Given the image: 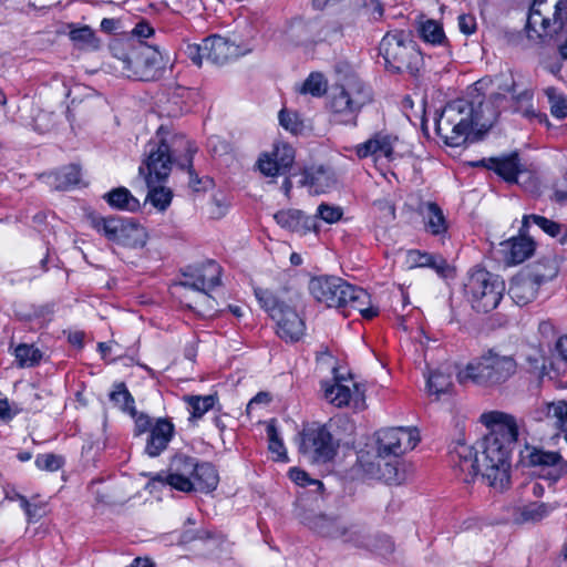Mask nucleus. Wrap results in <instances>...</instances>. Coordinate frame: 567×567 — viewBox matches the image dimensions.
Returning a JSON list of instances; mask_svg holds the SVG:
<instances>
[{"label": "nucleus", "instance_id": "1", "mask_svg": "<svg viewBox=\"0 0 567 567\" xmlns=\"http://www.w3.org/2000/svg\"><path fill=\"white\" fill-rule=\"evenodd\" d=\"M481 422L487 427L474 449L457 443L452 455L463 481L471 482L478 474L495 489L504 491L511 482V455L518 442L520 423L518 420L501 411H491L481 415Z\"/></svg>", "mask_w": 567, "mask_h": 567}, {"label": "nucleus", "instance_id": "2", "mask_svg": "<svg viewBox=\"0 0 567 567\" xmlns=\"http://www.w3.org/2000/svg\"><path fill=\"white\" fill-rule=\"evenodd\" d=\"M515 80L511 73L499 75L498 90L491 101H467L457 99L447 103L435 120V130L443 142L451 147H458L466 142H478L495 123L498 111L495 103L503 93H511L518 102L530 101L533 94L525 90L515 95Z\"/></svg>", "mask_w": 567, "mask_h": 567}, {"label": "nucleus", "instance_id": "3", "mask_svg": "<svg viewBox=\"0 0 567 567\" xmlns=\"http://www.w3.org/2000/svg\"><path fill=\"white\" fill-rule=\"evenodd\" d=\"M193 150L189 141L184 135L169 134L168 130L161 126L157 130L156 138L148 142L146 145V158L140 167L138 173L144 175L147 187L166 179L172 171V165L184 157L181 163L182 167H188L190 175V184L195 189L196 184L199 183L197 177H193L192 171V156Z\"/></svg>", "mask_w": 567, "mask_h": 567}, {"label": "nucleus", "instance_id": "4", "mask_svg": "<svg viewBox=\"0 0 567 567\" xmlns=\"http://www.w3.org/2000/svg\"><path fill=\"white\" fill-rule=\"evenodd\" d=\"M372 101V89L358 75L347 74L331 87L327 107L334 121L357 125L359 113Z\"/></svg>", "mask_w": 567, "mask_h": 567}, {"label": "nucleus", "instance_id": "5", "mask_svg": "<svg viewBox=\"0 0 567 567\" xmlns=\"http://www.w3.org/2000/svg\"><path fill=\"white\" fill-rule=\"evenodd\" d=\"M518 364L511 354L489 349L457 373L460 383L468 381L485 388L499 386L513 378Z\"/></svg>", "mask_w": 567, "mask_h": 567}, {"label": "nucleus", "instance_id": "6", "mask_svg": "<svg viewBox=\"0 0 567 567\" xmlns=\"http://www.w3.org/2000/svg\"><path fill=\"white\" fill-rule=\"evenodd\" d=\"M567 22V0H534L527 17V35L535 42H549Z\"/></svg>", "mask_w": 567, "mask_h": 567}, {"label": "nucleus", "instance_id": "7", "mask_svg": "<svg viewBox=\"0 0 567 567\" xmlns=\"http://www.w3.org/2000/svg\"><path fill=\"white\" fill-rule=\"evenodd\" d=\"M384 65L393 73L414 74L422 63V55L409 32L395 30L388 32L379 45Z\"/></svg>", "mask_w": 567, "mask_h": 567}, {"label": "nucleus", "instance_id": "8", "mask_svg": "<svg viewBox=\"0 0 567 567\" xmlns=\"http://www.w3.org/2000/svg\"><path fill=\"white\" fill-rule=\"evenodd\" d=\"M255 296L276 322V332L280 339L286 342H297L302 338L306 324L292 300L290 302L280 300L271 291L261 288L255 289Z\"/></svg>", "mask_w": 567, "mask_h": 567}, {"label": "nucleus", "instance_id": "9", "mask_svg": "<svg viewBox=\"0 0 567 567\" xmlns=\"http://www.w3.org/2000/svg\"><path fill=\"white\" fill-rule=\"evenodd\" d=\"M465 289L471 298L472 307L476 311L489 312L502 300L505 284L497 276L486 270H476L471 274Z\"/></svg>", "mask_w": 567, "mask_h": 567}, {"label": "nucleus", "instance_id": "10", "mask_svg": "<svg viewBox=\"0 0 567 567\" xmlns=\"http://www.w3.org/2000/svg\"><path fill=\"white\" fill-rule=\"evenodd\" d=\"M118 59L123 63L122 71L126 76L142 81L154 79L163 62L161 52L143 42Z\"/></svg>", "mask_w": 567, "mask_h": 567}, {"label": "nucleus", "instance_id": "11", "mask_svg": "<svg viewBox=\"0 0 567 567\" xmlns=\"http://www.w3.org/2000/svg\"><path fill=\"white\" fill-rule=\"evenodd\" d=\"M93 227L112 241L130 247H143L146 244L145 229L133 219L120 217L94 218Z\"/></svg>", "mask_w": 567, "mask_h": 567}, {"label": "nucleus", "instance_id": "12", "mask_svg": "<svg viewBox=\"0 0 567 567\" xmlns=\"http://www.w3.org/2000/svg\"><path fill=\"white\" fill-rule=\"evenodd\" d=\"M337 450V444L326 425H312L300 434L299 452L312 463L330 461Z\"/></svg>", "mask_w": 567, "mask_h": 567}, {"label": "nucleus", "instance_id": "13", "mask_svg": "<svg viewBox=\"0 0 567 567\" xmlns=\"http://www.w3.org/2000/svg\"><path fill=\"white\" fill-rule=\"evenodd\" d=\"M303 523L319 535L340 539L344 544L352 545L361 540V525L348 523L337 516H328L326 514L305 516Z\"/></svg>", "mask_w": 567, "mask_h": 567}, {"label": "nucleus", "instance_id": "14", "mask_svg": "<svg viewBox=\"0 0 567 567\" xmlns=\"http://www.w3.org/2000/svg\"><path fill=\"white\" fill-rule=\"evenodd\" d=\"M420 441L415 427H389L377 432V451L385 455L399 457L405 452L413 450Z\"/></svg>", "mask_w": 567, "mask_h": 567}, {"label": "nucleus", "instance_id": "15", "mask_svg": "<svg viewBox=\"0 0 567 567\" xmlns=\"http://www.w3.org/2000/svg\"><path fill=\"white\" fill-rule=\"evenodd\" d=\"M196 465L197 461L194 457L178 454L171 462L169 473L165 477L157 475L153 482L168 484L175 489L190 493L193 487L190 480L194 471H196Z\"/></svg>", "mask_w": 567, "mask_h": 567}, {"label": "nucleus", "instance_id": "16", "mask_svg": "<svg viewBox=\"0 0 567 567\" xmlns=\"http://www.w3.org/2000/svg\"><path fill=\"white\" fill-rule=\"evenodd\" d=\"M220 274V266L213 260H208L199 268H196L189 272H185L184 280L181 281L179 285L182 287L202 292V297L209 301L210 296L207 295V290L219 286Z\"/></svg>", "mask_w": 567, "mask_h": 567}, {"label": "nucleus", "instance_id": "17", "mask_svg": "<svg viewBox=\"0 0 567 567\" xmlns=\"http://www.w3.org/2000/svg\"><path fill=\"white\" fill-rule=\"evenodd\" d=\"M398 144V137L377 133L364 143L359 144L355 147V153L360 158L372 156L374 161L384 158L388 162H396L402 158L396 150Z\"/></svg>", "mask_w": 567, "mask_h": 567}, {"label": "nucleus", "instance_id": "18", "mask_svg": "<svg viewBox=\"0 0 567 567\" xmlns=\"http://www.w3.org/2000/svg\"><path fill=\"white\" fill-rule=\"evenodd\" d=\"M399 465L398 457L377 451L373 460L364 464V471L374 478L399 485L405 481V473Z\"/></svg>", "mask_w": 567, "mask_h": 567}, {"label": "nucleus", "instance_id": "19", "mask_svg": "<svg viewBox=\"0 0 567 567\" xmlns=\"http://www.w3.org/2000/svg\"><path fill=\"white\" fill-rule=\"evenodd\" d=\"M204 49L206 50V60L219 65L244 53L238 44L220 35L206 38Z\"/></svg>", "mask_w": 567, "mask_h": 567}, {"label": "nucleus", "instance_id": "20", "mask_svg": "<svg viewBox=\"0 0 567 567\" xmlns=\"http://www.w3.org/2000/svg\"><path fill=\"white\" fill-rule=\"evenodd\" d=\"M175 432L174 424L171 420L159 417L155 421L150 431L146 442L145 453L151 457L158 456L168 446Z\"/></svg>", "mask_w": 567, "mask_h": 567}, {"label": "nucleus", "instance_id": "21", "mask_svg": "<svg viewBox=\"0 0 567 567\" xmlns=\"http://www.w3.org/2000/svg\"><path fill=\"white\" fill-rule=\"evenodd\" d=\"M519 229V236L501 244V252L507 265H517L529 258L535 250V243Z\"/></svg>", "mask_w": 567, "mask_h": 567}, {"label": "nucleus", "instance_id": "22", "mask_svg": "<svg viewBox=\"0 0 567 567\" xmlns=\"http://www.w3.org/2000/svg\"><path fill=\"white\" fill-rule=\"evenodd\" d=\"M341 278L334 276L316 277L310 280L309 290L313 298L327 305L337 307L339 291L341 290Z\"/></svg>", "mask_w": 567, "mask_h": 567}, {"label": "nucleus", "instance_id": "23", "mask_svg": "<svg viewBox=\"0 0 567 567\" xmlns=\"http://www.w3.org/2000/svg\"><path fill=\"white\" fill-rule=\"evenodd\" d=\"M520 461L529 466L553 467L555 472L553 481H556L563 475L560 474V465L566 463L558 452H547L529 446H526L525 450L520 452Z\"/></svg>", "mask_w": 567, "mask_h": 567}, {"label": "nucleus", "instance_id": "24", "mask_svg": "<svg viewBox=\"0 0 567 567\" xmlns=\"http://www.w3.org/2000/svg\"><path fill=\"white\" fill-rule=\"evenodd\" d=\"M475 165H482L489 169H493L497 175L503 177L508 183H516L517 175L522 172L517 152L501 157H491L488 159H482L477 162Z\"/></svg>", "mask_w": 567, "mask_h": 567}, {"label": "nucleus", "instance_id": "25", "mask_svg": "<svg viewBox=\"0 0 567 567\" xmlns=\"http://www.w3.org/2000/svg\"><path fill=\"white\" fill-rule=\"evenodd\" d=\"M361 540L352 543L351 546L370 550L383 558H388L395 550L394 542L385 534H371L363 525H361Z\"/></svg>", "mask_w": 567, "mask_h": 567}, {"label": "nucleus", "instance_id": "26", "mask_svg": "<svg viewBox=\"0 0 567 567\" xmlns=\"http://www.w3.org/2000/svg\"><path fill=\"white\" fill-rule=\"evenodd\" d=\"M277 224L291 231L308 233L310 230L317 231V224L315 217L306 216L299 209H284L274 215Z\"/></svg>", "mask_w": 567, "mask_h": 567}, {"label": "nucleus", "instance_id": "27", "mask_svg": "<svg viewBox=\"0 0 567 567\" xmlns=\"http://www.w3.org/2000/svg\"><path fill=\"white\" fill-rule=\"evenodd\" d=\"M539 285L525 271L515 276L508 289L513 301L518 306H525L536 298Z\"/></svg>", "mask_w": 567, "mask_h": 567}, {"label": "nucleus", "instance_id": "28", "mask_svg": "<svg viewBox=\"0 0 567 567\" xmlns=\"http://www.w3.org/2000/svg\"><path fill=\"white\" fill-rule=\"evenodd\" d=\"M406 264L410 268H432L441 277H447L451 271L450 265L441 255L429 254L420 250H409L406 252Z\"/></svg>", "mask_w": 567, "mask_h": 567}, {"label": "nucleus", "instance_id": "29", "mask_svg": "<svg viewBox=\"0 0 567 567\" xmlns=\"http://www.w3.org/2000/svg\"><path fill=\"white\" fill-rule=\"evenodd\" d=\"M219 483V475L210 463H197L196 471L190 480L192 492L210 493L216 489Z\"/></svg>", "mask_w": 567, "mask_h": 567}, {"label": "nucleus", "instance_id": "30", "mask_svg": "<svg viewBox=\"0 0 567 567\" xmlns=\"http://www.w3.org/2000/svg\"><path fill=\"white\" fill-rule=\"evenodd\" d=\"M302 184L308 186L311 193L321 194L327 192L332 184L333 178L324 167H310L303 172Z\"/></svg>", "mask_w": 567, "mask_h": 567}, {"label": "nucleus", "instance_id": "31", "mask_svg": "<svg viewBox=\"0 0 567 567\" xmlns=\"http://www.w3.org/2000/svg\"><path fill=\"white\" fill-rule=\"evenodd\" d=\"M341 290L339 291L338 305L339 307L360 308V306L370 305V296L362 288L354 287L343 279H341Z\"/></svg>", "mask_w": 567, "mask_h": 567}, {"label": "nucleus", "instance_id": "32", "mask_svg": "<svg viewBox=\"0 0 567 567\" xmlns=\"http://www.w3.org/2000/svg\"><path fill=\"white\" fill-rule=\"evenodd\" d=\"M533 221L537 225L544 233L548 234L554 238H559L561 243H564L567 238V227L564 225L556 223L551 219H547L539 215H525L522 221V231H527L529 221Z\"/></svg>", "mask_w": 567, "mask_h": 567}, {"label": "nucleus", "instance_id": "33", "mask_svg": "<svg viewBox=\"0 0 567 567\" xmlns=\"http://www.w3.org/2000/svg\"><path fill=\"white\" fill-rule=\"evenodd\" d=\"M110 206L121 210L136 212L140 208V202L125 187H117L104 195Z\"/></svg>", "mask_w": 567, "mask_h": 567}, {"label": "nucleus", "instance_id": "34", "mask_svg": "<svg viewBox=\"0 0 567 567\" xmlns=\"http://www.w3.org/2000/svg\"><path fill=\"white\" fill-rule=\"evenodd\" d=\"M336 382L333 384L329 382H322L321 386L324 393V398L334 406L343 408L349 404L351 400V390L349 386L343 385L339 382V377L334 375Z\"/></svg>", "mask_w": 567, "mask_h": 567}, {"label": "nucleus", "instance_id": "35", "mask_svg": "<svg viewBox=\"0 0 567 567\" xmlns=\"http://www.w3.org/2000/svg\"><path fill=\"white\" fill-rule=\"evenodd\" d=\"M554 506L533 502L527 505L520 506L515 512V522L516 523H528V522H538L546 517L551 511Z\"/></svg>", "mask_w": 567, "mask_h": 567}, {"label": "nucleus", "instance_id": "36", "mask_svg": "<svg viewBox=\"0 0 567 567\" xmlns=\"http://www.w3.org/2000/svg\"><path fill=\"white\" fill-rule=\"evenodd\" d=\"M524 271L527 272L540 286L547 281L553 280L557 276L558 266L555 259L543 258Z\"/></svg>", "mask_w": 567, "mask_h": 567}, {"label": "nucleus", "instance_id": "37", "mask_svg": "<svg viewBox=\"0 0 567 567\" xmlns=\"http://www.w3.org/2000/svg\"><path fill=\"white\" fill-rule=\"evenodd\" d=\"M184 401L188 405L190 420L200 419L207 411L214 408L217 398L215 395H185Z\"/></svg>", "mask_w": 567, "mask_h": 567}, {"label": "nucleus", "instance_id": "38", "mask_svg": "<svg viewBox=\"0 0 567 567\" xmlns=\"http://www.w3.org/2000/svg\"><path fill=\"white\" fill-rule=\"evenodd\" d=\"M429 394L435 395L439 399L442 394L450 393L453 388L451 374L444 373L440 370L430 374L426 381Z\"/></svg>", "mask_w": 567, "mask_h": 567}, {"label": "nucleus", "instance_id": "39", "mask_svg": "<svg viewBox=\"0 0 567 567\" xmlns=\"http://www.w3.org/2000/svg\"><path fill=\"white\" fill-rule=\"evenodd\" d=\"M110 400L122 411L127 412L131 416H135L134 399L123 382L114 385L113 391L110 393Z\"/></svg>", "mask_w": 567, "mask_h": 567}, {"label": "nucleus", "instance_id": "40", "mask_svg": "<svg viewBox=\"0 0 567 567\" xmlns=\"http://www.w3.org/2000/svg\"><path fill=\"white\" fill-rule=\"evenodd\" d=\"M426 227L433 235H440L446 231V220L443 210L435 203L426 204Z\"/></svg>", "mask_w": 567, "mask_h": 567}, {"label": "nucleus", "instance_id": "41", "mask_svg": "<svg viewBox=\"0 0 567 567\" xmlns=\"http://www.w3.org/2000/svg\"><path fill=\"white\" fill-rule=\"evenodd\" d=\"M328 90V83L321 73H311L299 89L301 94H311L312 96H322Z\"/></svg>", "mask_w": 567, "mask_h": 567}, {"label": "nucleus", "instance_id": "42", "mask_svg": "<svg viewBox=\"0 0 567 567\" xmlns=\"http://www.w3.org/2000/svg\"><path fill=\"white\" fill-rule=\"evenodd\" d=\"M69 35L70 39L81 48H99V40L96 39L94 31L89 25L72 29Z\"/></svg>", "mask_w": 567, "mask_h": 567}, {"label": "nucleus", "instance_id": "43", "mask_svg": "<svg viewBox=\"0 0 567 567\" xmlns=\"http://www.w3.org/2000/svg\"><path fill=\"white\" fill-rule=\"evenodd\" d=\"M172 197L173 194L168 188L156 187L155 184H152L148 187L146 202H150L158 210L164 212L171 205Z\"/></svg>", "mask_w": 567, "mask_h": 567}, {"label": "nucleus", "instance_id": "44", "mask_svg": "<svg viewBox=\"0 0 567 567\" xmlns=\"http://www.w3.org/2000/svg\"><path fill=\"white\" fill-rule=\"evenodd\" d=\"M14 354L20 367H33L38 364L42 358V353L38 348L25 343L19 344L16 348Z\"/></svg>", "mask_w": 567, "mask_h": 567}, {"label": "nucleus", "instance_id": "45", "mask_svg": "<svg viewBox=\"0 0 567 567\" xmlns=\"http://www.w3.org/2000/svg\"><path fill=\"white\" fill-rule=\"evenodd\" d=\"M266 431H267L268 441H269V446H268L269 451L274 454H277V457L275 460L280 461V462H287L288 461L287 452H286V449L284 446L281 439L279 437V434H278V431H277L274 420H271L267 424Z\"/></svg>", "mask_w": 567, "mask_h": 567}, {"label": "nucleus", "instance_id": "46", "mask_svg": "<svg viewBox=\"0 0 567 567\" xmlns=\"http://www.w3.org/2000/svg\"><path fill=\"white\" fill-rule=\"evenodd\" d=\"M420 33L424 41L432 44H441L445 40L441 24L434 20L423 22L420 27Z\"/></svg>", "mask_w": 567, "mask_h": 567}, {"label": "nucleus", "instance_id": "47", "mask_svg": "<svg viewBox=\"0 0 567 567\" xmlns=\"http://www.w3.org/2000/svg\"><path fill=\"white\" fill-rule=\"evenodd\" d=\"M545 94L550 104V112L557 118L567 117V97L558 93L555 87H547Z\"/></svg>", "mask_w": 567, "mask_h": 567}, {"label": "nucleus", "instance_id": "48", "mask_svg": "<svg viewBox=\"0 0 567 567\" xmlns=\"http://www.w3.org/2000/svg\"><path fill=\"white\" fill-rule=\"evenodd\" d=\"M80 182V169L75 165H70L55 174L56 189H65L70 186L76 185Z\"/></svg>", "mask_w": 567, "mask_h": 567}, {"label": "nucleus", "instance_id": "49", "mask_svg": "<svg viewBox=\"0 0 567 567\" xmlns=\"http://www.w3.org/2000/svg\"><path fill=\"white\" fill-rule=\"evenodd\" d=\"M270 155L285 173L288 172L295 161V151L287 144L277 145Z\"/></svg>", "mask_w": 567, "mask_h": 567}, {"label": "nucleus", "instance_id": "50", "mask_svg": "<svg viewBox=\"0 0 567 567\" xmlns=\"http://www.w3.org/2000/svg\"><path fill=\"white\" fill-rule=\"evenodd\" d=\"M547 417L554 420L557 429H561L567 422V402L558 401L547 404Z\"/></svg>", "mask_w": 567, "mask_h": 567}, {"label": "nucleus", "instance_id": "51", "mask_svg": "<svg viewBox=\"0 0 567 567\" xmlns=\"http://www.w3.org/2000/svg\"><path fill=\"white\" fill-rule=\"evenodd\" d=\"M342 214L343 212L339 206H332L323 203L319 205L317 215L313 217L316 220L317 218H320L328 224H333L341 219Z\"/></svg>", "mask_w": 567, "mask_h": 567}, {"label": "nucleus", "instance_id": "52", "mask_svg": "<svg viewBox=\"0 0 567 567\" xmlns=\"http://www.w3.org/2000/svg\"><path fill=\"white\" fill-rule=\"evenodd\" d=\"M258 168L265 176L275 177L286 174L276 163L270 154H265L258 159Z\"/></svg>", "mask_w": 567, "mask_h": 567}, {"label": "nucleus", "instance_id": "53", "mask_svg": "<svg viewBox=\"0 0 567 567\" xmlns=\"http://www.w3.org/2000/svg\"><path fill=\"white\" fill-rule=\"evenodd\" d=\"M289 476L298 485H312L315 487L313 491L316 493L320 494L323 491V484L320 481L310 478L305 471H301L299 468H291L289 471Z\"/></svg>", "mask_w": 567, "mask_h": 567}, {"label": "nucleus", "instance_id": "54", "mask_svg": "<svg viewBox=\"0 0 567 567\" xmlns=\"http://www.w3.org/2000/svg\"><path fill=\"white\" fill-rule=\"evenodd\" d=\"M35 465L45 471H58L63 465V458L55 454H41L37 456Z\"/></svg>", "mask_w": 567, "mask_h": 567}, {"label": "nucleus", "instance_id": "55", "mask_svg": "<svg viewBox=\"0 0 567 567\" xmlns=\"http://www.w3.org/2000/svg\"><path fill=\"white\" fill-rule=\"evenodd\" d=\"M279 122L282 127L292 134H298L301 131V122L296 113L286 110L280 111Z\"/></svg>", "mask_w": 567, "mask_h": 567}, {"label": "nucleus", "instance_id": "56", "mask_svg": "<svg viewBox=\"0 0 567 567\" xmlns=\"http://www.w3.org/2000/svg\"><path fill=\"white\" fill-rule=\"evenodd\" d=\"M183 538H184V542H190L195 538H198L203 542L212 540L215 547H218L219 545H221L224 543V537L221 534H218V533H215L212 530H207V529L198 530L196 536H190L188 534V532H186L184 534Z\"/></svg>", "mask_w": 567, "mask_h": 567}, {"label": "nucleus", "instance_id": "57", "mask_svg": "<svg viewBox=\"0 0 567 567\" xmlns=\"http://www.w3.org/2000/svg\"><path fill=\"white\" fill-rule=\"evenodd\" d=\"M205 39L202 43H188L185 48L186 55L196 64L202 65L204 59H206Z\"/></svg>", "mask_w": 567, "mask_h": 567}, {"label": "nucleus", "instance_id": "58", "mask_svg": "<svg viewBox=\"0 0 567 567\" xmlns=\"http://www.w3.org/2000/svg\"><path fill=\"white\" fill-rule=\"evenodd\" d=\"M34 126L41 133L49 132L54 126V114L49 112H40L34 117Z\"/></svg>", "mask_w": 567, "mask_h": 567}, {"label": "nucleus", "instance_id": "59", "mask_svg": "<svg viewBox=\"0 0 567 567\" xmlns=\"http://www.w3.org/2000/svg\"><path fill=\"white\" fill-rule=\"evenodd\" d=\"M135 420V434L141 435L147 431H151L153 426L151 417L144 413H137L132 416Z\"/></svg>", "mask_w": 567, "mask_h": 567}, {"label": "nucleus", "instance_id": "60", "mask_svg": "<svg viewBox=\"0 0 567 567\" xmlns=\"http://www.w3.org/2000/svg\"><path fill=\"white\" fill-rule=\"evenodd\" d=\"M458 27H460V30L464 34H472L475 31V28H476V22H475L474 17L466 16V14L460 16V18H458Z\"/></svg>", "mask_w": 567, "mask_h": 567}, {"label": "nucleus", "instance_id": "61", "mask_svg": "<svg viewBox=\"0 0 567 567\" xmlns=\"http://www.w3.org/2000/svg\"><path fill=\"white\" fill-rule=\"evenodd\" d=\"M18 413V409H13L8 399H0V417L10 420Z\"/></svg>", "mask_w": 567, "mask_h": 567}, {"label": "nucleus", "instance_id": "62", "mask_svg": "<svg viewBox=\"0 0 567 567\" xmlns=\"http://www.w3.org/2000/svg\"><path fill=\"white\" fill-rule=\"evenodd\" d=\"M133 33L138 38H150L154 33V29L145 21L138 22Z\"/></svg>", "mask_w": 567, "mask_h": 567}, {"label": "nucleus", "instance_id": "63", "mask_svg": "<svg viewBox=\"0 0 567 567\" xmlns=\"http://www.w3.org/2000/svg\"><path fill=\"white\" fill-rule=\"evenodd\" d=\"M364 7L371 8V17L374 20H379L383 16V7L379 0H369V3H364Z\"/></svg>", "mask_w": 567, "mask_h": 567}, {"label": "nucleus", "instance_id": "64", "mask_svg": "<svg viewBox=\"0 0 567 567\" xmlns=\"http://www.w3.org/2000/svg\"><path fill=\"white\" fill-rule=\"evenodd\" d=\"M529 494L535 497H542L545 493V486L538 481H532L526 485Z\"/></svg>", "mask_w": 567, "mask_h": 567}]
</instances>
